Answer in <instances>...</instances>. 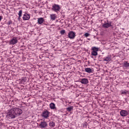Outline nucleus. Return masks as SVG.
<instances>
[{"label":"nucleus","instance_id":"nucleus-1","mask_svg":"<svg viewBox=\"0 0 129 129\" xmlns=\"http://www.w3.org/2000/svg\"><path fill=\"white\" fill-rule=\"evenodd\" d=\"M7 116L8 118H16L17 117V114L14 108L11 109L9 110Z\"/></svg>","mask_w":129,"mask_h":129},{"label":"nucleus","instance_id":"nucleus-2","mask_svg":"<svg viewBox=\"0 0 129 129\" xmlns=\"http://www.w3.org/2000/svg\"><path fill=\"white\" fill-rule=\"evenodd\" d=\"M60 6L57 4H53L52 7V10L55 13H58V12H60Z\"/></svg>","mask_w":129,"mask_h":129},{"label":"nucleus","instance_id":"nucleus-3","mask_svg":"<svg viewBox=\"0 0 129 129\" xmlns=\"http://www.w3.org/2000/svg\"><path fill=\"white\" fill-rule=\"evenodd\" d=\"M92 51L91 52V55L92 56H97L99 48L96 47H92Z\"/></svg>","mask_w":129,"mask_h":129},{"label":"nucleus","instance_id":"nucleus-4","mask_svg":"<svg viewBox=\"0 0 129 129\" xmlns=\"http://www.w3.org/2000/svg\"><path fill=\"white\" fill-rule=\"evenodd\" d=\"M75 37H76V34L75 32L73 31H70L68 33V38L71 39V40L75 39Z\"/></svg>","mask_w":129,"mask_h":129},{"label":"nucleus","instance_id":"nucleus-5","mask_svg":"<svg viewBox=\"0 0 129 129\" xmlns=\"http://www.w3.org/2000/svg\"><path fill=\"white\" fill-rule=\"evenodd\" d=\"M111 22H108V21H107L106 22H105L103 25H102V28H105V29H107L109 28L110 27H111Z\"/></svg>","mask_w":129,"mask_h":129},{"label":"nucleus","instance_id":"nucleus-6","mask_svg":"<svg viewBox=\"0 0 129 129\" xmlns=\"http://www.w3.org/2000/svg\"><path fill=\"white\" fill-rule=\"evenodd\" d=\"M14 109L16 114V117L19 115H21V114L23 113V110L19 108H15Z\"/></svg>","mask_w":129,"mask_h":129},{"label":"nucleus","instance_id":"nucleus-7","mask_svg":"<svg viewBox=\"0 0 129 129\" xmlns=\"http://www.w3.org/2000/svg\"><path fill=\"white\" fill-rule=\"evenodd\" d=\"M49 113L50 112H49V111L46 110L45 111H43L42 112V116L44 118H48V117H49Z\"/></svg>","mask_w":129,"mask_h":129},{"label":"nucleus","instance_id":"nucleus-8","mask_svg":"<svg viewBox=\"0 0 129 129\" xmlns=\"http://www.w3.org/2000/svg\"><path fill=\"white\" fill-rule=\"evenodd\" d=\"M17 43H18V37H13V38L10 40L9 44L10 45H15Z\"/></svg>","mask_w":129,"mask_h":129},{"label":"nucleus","instance_id":"nucleus-9","mask_svg":"<svg viewBox=\"0 0 129 129\" xmlns=\"http://www.w3.org/2000/svg\"><path fill=\"white\" fill-rule=\"evenodd\" d=\"M47 125L48 124H47V122L45 121H41L40 123L39 124V126L41 128H45V127H46Z\"/></svg>","mask_w":129,"mask_h":129},{"label":"nucleus","instance_id":"nucleus-10","mask_svg":"<svg viewBox=\"0 0 129 129\" xmlns=\"http://www.w3.org/2000/svg\"><path fill=\"white\" fill-rule=\"evenodd\" d=\"M128 111L125 110H121L120 111V115L121 116H126L127 115H128Z\"/></svg>","mask_w":129,"mask_h":129},{"label":"nucleus","instance_id":"nucleus-11","mask_svg":"<svg viewBox=\"0 0 129 129\" xmlns=\"http://www.w3.org/2000/svg\"><path fill=\"white\" fill-rule=\"evenodd\" d=\"M30 18H31V16H30V15H29L28 14L25 13L23 15V21H29Z\"/></svg>","mask_w":129,"mask_h":129},{"label":"nucleus","instance_id":"nucleus-12","mask_svg":"<svg viewBox=\"0 0 129 129\" xmlns=\"http://www.w3.org/2000/svg\"><path fill=\"white\" fill-rule=\"evenodd\" d=\"M81 83H82V84H88L89 81H88V79H86V78H83L81 79V81H80Z\"/></svg>","mask_w":129,"mask_h":129},{"label":"nucleus","instance_id":"nucleus-13","mask_svg":"<svg viewBox=\"0 0 129 129\" xmlns=\"http://www.w3.org/2000/svg\"><path fill=\"white\" fill-rule=\"evenodd\" d=\"M37 20V23L38 25H42V24L45 22V20L42 17L38 18Z\"/></svg>","mask_w":129,"mask_h":129},{"label":"nucleus","instance_id":"nucleus-14","mask_svg":"<svg viewBox=\"0 0 129 129\" xmlns=\"http://www.w3.org/2000/svg\"><path fill=\"white\" fill-rule=\"evenodd\" d=\"M50 108V109H55V110H57V108H56L55 103H51L49 104Z\"/></svg>","mask_w":129,"mask_h":129},{"label":"nucleus","instance_id":"nucleus-15","mask_svg":"<svg viewBox=\"0 0 129 129\" xmlns=\"http://www.w3.org/2000/svg\"><path fill=\"white\" fill-rule=\"evenodd\" d=\"M103 61H106V62H108V61H111V56L108 55L106 57L103 58Z\"/></svg>","mask_w":129,"mask_h":129},{"label":"nucleus","instance_id":"nucleus-16","mask_svg":"<svg viewBox=\"0 0 129 129\" xmlns=\"http://www.w3.org/2000/svg\"><path fill=\"white\" fill-rule=\"evenodd\" d=\"M50 18L52 21H55L57 19V15L56 14H51L50 15Z\"/></svg>","mask_w":129,"mask_h":129},{"label":"nucleus","instance_id":"nucleus-17","mask_svg":"<svg viewBox=\"0 0 129 129\" xmlns=\"http://www.w3.org/2000/svg\"><path fill=\"white\" fill-rule=\"evenodd\" d=\"M85 72H87V73H92V70L91 68H86L85 69Z\"/></svg>","mask_w":129,"mask_h":129},{"label":"nucleus","instance_id":"nucleus-18","mask_svg":"<svg viewBox=\"0 0 129 129\" xmlns=\"http://www.w3.org/2000/svg\"><path fill=\"white\" fill-rule=\"evenodd\" d=\"M73 108H74V107L73 106H71L68 108H67V111L70 112L72 111V110H73Z\"/></svg>","mask_w":129,"mask_h":129},{"label":"nucleus","instance_id":"nucleus-19","mask_svg":"<svg viewBox=\"0 0 129 129\" xmlns=\"http://www.w3.org/2000/svg\"><path fill=\"white\" fill-rule=\"evenodd\" d=\"M49 126H50V127H54L55 126V123L53 121H50L49 123Z\"/></svg>","mask_w":129,"mask_h":129},{"label":"nucleus","instance_id":"nucleus-20","mask_svg":"<svg viewBox=\"0 0 129 129\" xmlns=\"http://www.w3.org/2000/svg\"><path fill=\"white\" fill-rule=\"evenodd\" d=\"M124 67H125V68H127V67H129V63H128L127 61L124 62Z\"/></svg>","mask_w":129,"mask_h":129},{"label":"nucleus","instance_id":"nucleus-21","mask_svg":"<svg viewBox=\"0 0 129 129\" xmlns=\"http://www.w3.org/2000/svg\"><path fill=\"white\" fill-rule=\"evenodd\" d=\"M21 81H22V82H28V80H27V78L24 77L22 79Z\"/></svg>","mask_w":129,"mask_h":129},{"label":"nucleus","instance_id":"nucleus-22","mask_svg":"<svg viewBox=\"0 0 129 129\" xmlns=\"http://www.w3.org/2000/svg\"><path fill=\"white\" fill-rule=\"evenodd\" d=\"M23 14V10H20L18 13V16L19 18L22 17V14Z\"/></svg>","mask_w":129,"mask_h":129},{"label":"nucleus","instance_id":"nucleus-23","mask_svg":"<svg viewBox=\"0 0 129 129\" xmlns=\"http://www.w3.org/2000/svg\"><path fill=\"white\" fill-rule=\"evenodd\" d=\"M12 20H9L7 23V24L8 25V26H10V25L12 24Z\"/></svg>","mask_w":129,"mask_h":129},{"label":"nucleus","instance_id":"nucleus-24","mask_svg":"<svg viewBox=\"0 0 129 129\" xmlns=\"http://www.w3.org/2000/svg\"><path fill=\"white\" fill-rule=\"evenodd\" d=\"M65 32L66 31L64 30H61L60 33L61 34V35H64V34H65Z\"/></svg>","mask_w":129,"mask_h":129},{"label":"nucleus","instance_id":"nucleus-25","mask_svg":"<svg viewBox=\"0 0 129 129\" xmlns=\"http://www.w3.org/2000/svg\"><path fill=\"white\" fill-rule=\"evenodd\" d=\"M126 91H121V94H126Z\"/></svg>","mask_w":129,"mask_h":129},{"label":"nucleus","instance_id":"nucleus-26","mask_svg":"<svg viewBox=\"0 0 129 129\" xmlns=\"http://www.w3.org/2000/svg\"><path fill=\"white\" fill-rule=\"evenodd\" d=\"M84 36H85L86 37H88V36H89V33H85Z\"/></svg>","mask_w":129,"mask_h":129},{"label":"nucleus","instance_id":"nucleus-27","mask_svg":"<svg viewBox=\"0 0 129 129\" xmlns=\"http://www.w3.org/2000/svg\"><path fill=\"white\" fill-rule=\"evenodd\" d=\"M3 20V17L0 16V22Z\"/></svg>","mask_w":129,"mask_h":129},{"label":"nucleus","instance_id":"nucleus-28","mask_svg":"<svg viewBox=\"0 0 129 129\" xmlns=\"http://www.w3.org/2000/svg\"><path fill=\"white\" fill-rule=\"evenodd\" d=\"M61 17H62V18H64V17H65V15H62Z\"/></svg>","mask_w":129,"mask_h":129},{"label":"nucleus","instance_id":"nucleus-29","mask_svg":"<svg viewBox=\"0 0 129 129\" xmlns=\"http://www.w3.org/2000/svg\"><path fill=\"white\" fill-rule=\"evenodd\" d=\"M78 42H79V40H77Z\"/></svg>","mask_w":129,"mask_h":129},{"label":"nucleus","instance_id":"nucleus-30","mask_svg":"<svg viewBox=\"0 0 129 129\" xmlns=\"http://www.w3.org/2000/svg\"><path fill=\"white\" fill-rule=\"evenodd\" d=\"M18 19H19V20H20V17H19V18H18Z\"/></svg>","mask_w":129,"mask_h":129}]
</instances>
